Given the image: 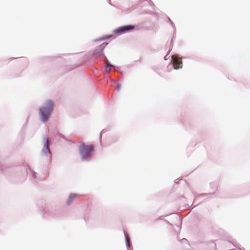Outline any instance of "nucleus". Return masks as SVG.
I'll return each mask as SVG.
<instances>
[{
    "label": "nucleus",
    "instance_id": "0eeeda50",
    "mask_svg": "<svg viewBox=\"0 0 250 250\" xmlns=\"http://www.w3.org/2000/svg\"><path fill=\"white\" fill-rule=\"evenodd\" d=\"M112 65L111 64H108V66H107L105 68V71L106 73H109L110 71V67Z\"/></svg>",
    "mask_w": 250,
    "mask_h": 250
},
{
    "label": "nucleus",
    "instance_id": "f03ea898",
    "mask_svg": "<svg viewBox=\"0 0 250 250\" xmlns=\"http://www.w3.org/2000/svg\"><path fill=\"white\" fill-rule=\"evenodd\" d=\"M94 146L92 145L89 146L85 145L82 143L80 147V153L83 159L91 155V153L94 150Z\"/></svg>",
    "mask_w": 250,
    "mask_h": 250
},
{
    "label": "nucleus",
    "instance_id": "f257e3e1",
    "mask_svg": "<svg viewBox=\"0 0 250 250\" xmlns=\"http://www.w3.org/2000/svg\"><path fill=\"white\" fill-rule=\"evenodd\" d=\"M53 103L51 100H48L44 106L40 108V115L42 120L45 122L47 121L53 110Z\"/></svg>",
    "mask_w": 250,
    "mask_h": 250
},
{
    "label": "nucleus",
    "instance_id": "20e7f679",
    "mask_svg": "<svg viewBox=\"0 0 250 250\" xmlns=\"http://www.w3.org/2000/svg\"><path fill=\"white\" fill-rule=\"evenodd\" d=\"M106 44L103 43L99 45L94 51V55L96 56L101 55L103 53V50Z\"/></svg>",
    "mask_w": 250,
    "mask_h": 250
},
{
    "label": "nucleus",
    "instance_id": "6e6552de",
    "mask_svg": "<svg viewBox=\"0 0 250 250\" xmlns=\"http://www.w3.org/2000/svg\"><path fill=\"white\" fill-rule=\"evenodd\" d=\"M77 196L76 195H71L70 196L69 200H72L73 199L76 198Z\"/></svg>",
    "mask_w": 250,
    "mask_h": 250
},
{
    "label": "nucleus",
    "instance_id": "423d86ee",
    "mask_svg": "<svg viewBox=\"0 0 250 250\" xmlns=\"http://www.w3.org/2000/svg\"><path fill=\"white\" fill-rule=\"evenodd\" d=\"M44 148L43 149V151L45 153H50V150L49 148V140L48 138H45L44 140Z\"/></svg>",
    "mask_w": 250,
    "mask_h": 250
},
{
    "label": "nucleus",
    "instance_id": "39448f33",
    "mask_svg": "<svg viewBox=\"0 0 250 250\" xmlns=\"http://www.w3.org/2000/svg\"><path fill=\"white\" fill-rule=\"evenodd\" d=\"M172 61L174 69H177L181 67L182 62L177 58H172Z\"/></svg>",
    "mask_w": 250,
    "mask_h": 250
},
{
    "label": "nucleus",
    "instance_id": "1a4fd4ad",
    "mask_svg": "<svg viewBox=\"0 0 250 250\" xmlns=\"http://www.w3.org/2000/svg\"><path fill=\"white\" fill-rule=\"evenodd\" d=\"M108 64H110L107 61V66H108Z\"/></svg>",
    "mask_w": 250,
    "mask_h": 250
},
{
    "label": "nucleus",
    "instance_id": "7ed1b4c3",
    "mask_svg": "<svg viewBox=\"0 0 250 250\" xmlns=\"http://www.w3.org/2000/svg\"><path fill=\"white\" fill-rule=\"evenodd\" d=\"M134 26L133 25H125L119 27L115 31L116 33H123L129 30H133Z\"/></svg>",
    "mask_w": 250,
    "mask_h": 250
}]
</instances>
